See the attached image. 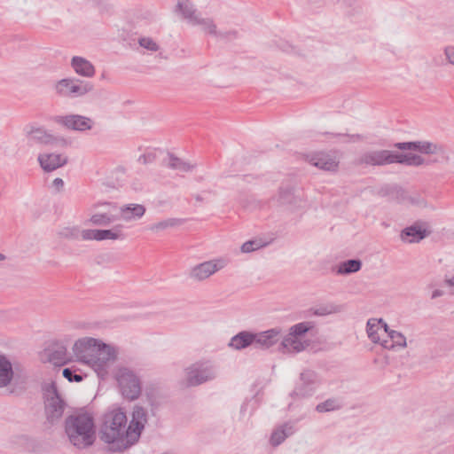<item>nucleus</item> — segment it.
I'll list each match as a JSON object with an SVG mask.
<instances>
[{
	"instance_id": "obj_1",
	"label": "nucleus",
	"mask_w": 454,
	"mask_h": 454,
	"mask_svg": "<svg viewBox=\"0 0 454 454\" xmlns=\"http://www.w3.org/2000/svg\"><path fill=\"white\" fill-rule=\"evenodd\" d=\"M147 419V411L140 405L134 406L129 424L121 408L108 411L103 417L99 439L108 445L109 451L122 452L139 441Z\"/></svg>"
},
{
	"instance_id": "obj_2",
	"label": "nucleus",
	"mask_w": 454,
	"mask_h": 454,
	"mask_svg": "<svg viewBox=\"0 0 454 454\" xmlns=\"http://www.w3.org/2000/svg\"><path fill=\"white\" fill-rule=\"evenodd\" d=\"M73 352L78 361L90 365L101 377L107 374L108 366L117 356L114 348L90 337L77 340Z\"/></svg>"
},
{
	"instance_id": "obj_3",
	"label": "nucleus",
	"mask_w": 454,
	"mask_h": 454,
	"mask_svg": "<svg viewBox=\"0 0 454 454\" xmlns=\"http://www.w3.org/2000/svg\"><path fill=\"white\" fill-rule=\"evenodd\" d=\"M65 431L70 442L78 449L91 446L96 439L94 419L89 413L69 415L65 420Z\"/></svg>"
},
{
	"instance_id": "obj_4",
	"label": "nucleus",
	"mask_w": 454,
	"mask_h": 454,
	"mask_svg": "<svg viewBox=\"0 0 454 454\" xmlns=\"http://www.w3.org/2000/svg\"><path fill=\"white\" fill-rule=\"evenodd\" d=\"M27 145L32 146H52L65 148L71 145V140L61 136H55L35 122H29L23 128Z\"/></svg>"
},
{
	"instance_id": "obj_5",
	"label": "nucleus",
	"mask_w": 454,
	"mask_h": 454,
	"mask_svg": "<svg viewBox=\"0 0 454 454\" xmlns=\"http://www.w3.org/2000/svg\"><path fill=\"white\" fill-rule=\"evenodd\" d=\"M43 391L46 420L49 424L55 425L62 419L67 403L60 396L54 383L46 386Z\"/></svg>"
},
{
	"instance_id": "obj_6",
	"label": "nucleus",
	"mask_w": 454,
	"mask_h": 454,
	"mask_svg": "<svg viewBox=\"0 0 454 454\" xmlns=\"http://www.w3.org/2000/svg\"><path fill=\"white\" fill-rule=\"evenodd\" d=\"M218 374L216 366L211 361H199L185 369L187 387H197L214 380Z\"/></svg>"
},
{
	"instance_id": "obj_7",
	"label": "nucleus",
	"mask_w": 454,
	"mask_h": 454,
	"mask_svg": "<svg viewBox=\"0 0 454 454\" xmlns=\"http://www.w3.org/2000/svg\"><path fill=\"white\" fill-rule=\"evenodd\" d=\"M394 147L402 151H417L424 154L435 155L434 162L445 163L450 160L447 148L438 143L428 141L398 142L394 145Z\"/></svg>"
},
{
	"instance_id": "obj_8",
	"label": "nucleus",
	"mask_w": 454,
	"mask_h": 454,
	"mask_svg": "<svg viewBox=\"0 0 454 454\" xmlns=\"http://www.w3.org/2000/svg\"><path fill=\"white\" fill-rule=\"evenodd\" d=\"M121 395L129 400H137L142 392V386L137 374L129 368L122 367L115 375Z\"/></svg>"
},
{
	"instance_id": "obj_9",
	"label": "nucleus",
	"mask_w": 454,
	"mask_h": 454,
	"mask_svg": "<svg viewBox=\"0 0 454 454\" xmlns=\"http://www.w3.org/2000/svg\"><path fill=\"white\" fill-rule=\"evenodd\" d=\"M58 95L66 98H81L94 90L92 82L76 78H64L58 81L54 86Z\"/></svg>"
},
{
	"instance_id": "obj_10",
	"label": "nucleus",
	"mask_w": 454,
	"mask_h": 454,
	"mask_svg": "<svg viewBox=\"0 0 454 454\" xmlns=\"http://www.w3.org/2000/svg\"><path fill=\"white\" fill-rule=\"evenodd\" d=\"M355 164L360 167H380L393 164V151L367 150L361 153L355 160Z\"/></svg>"
},
{
	"instance_id": "obj_11",
	"label": "nucleus",
	"mask_w": 454,
	"mask_h": 454,
	"mask_svg": "<svg viewBox=\"0 0 454 454\" xmlns=\"http://www.w3.org/2000/svg\"><path fill=\"white\" fill-rule=\"evenodd\" d=\"M320 385L317 373L312 370H304L301 372L298 381L292 392V396L304 398L312 395Z\"/></svg>"
},
{
	"instance_id": "obj_12",
	"label": "nucleus",
	"mask_w": 454,
	"mask_h": 454,
	"mask_svg": "<svg viewBox=\"0 0 454 454\" xmlns=\"http://www.w3.org/2000/svg\"><path fill=\"white\" fill-rule=\"evenodd\" d=\"M53 121L67 129L79 132L90 130L95 124L91 118L75 114L57 115L53 118Z\"/></svg>"
},
{
	"instance_id": "obj_13",
	"label": "nucleus",
	"mask_w": 454,
	"mask_h": 454,
	"mask_svg": "<svg viewBox=\"0 0 454 454\" xmlns=\"http://www.w3.org/2000/svg\"><path fill=\"white\" fill-rule=\"evenodd\" d=\"M226 264V261L223 258L207 261L194 266L190 275L192 278L201 281L223 269Z\"/></svg>"
},
{
	"instance_id": "obj_14",
	"label": "nucleus",
	"mask_w": 454,
	"mask_h": 454,
	"mask_svg": "<svg viewBox=\"0 0 454 454\" xmlns=\"http://www.w3.org/2000/svg\"><path fill=\"white\" fill-rule=\"evenodd\" d=\"M122 225L118 224L113 229L108 230H82V239L83 240L102 241L106 239L117 240L124 239L125 235L121 231Z\"/></svg>"
},
{
	"instance_id": "obj_15",
	"label": "nucleus",
	"mask_w": 454,
	"mask_h": 454,
	"mask_svg": "<svg viewBox=\"0 0 454 454\" xmlns=\"http://www.w3.org/2000/svg\"><path fill=\"white\" fill-rule=\"evenodd\" d=\"M308 161L323 170L335 172L339 167V161L335 156L324 152H317L307 156Z\"/></svg>"
},
{
	"instance_id": "obj_16",
	"label": "nucleus",
	"mask_w": 454,
	"mask_h": 454,
	"mask_svg": "<svg viewBox=\"0 0 454 454\" xmlns=\"http://www.w3.org/2000/svg\"><path fill=\"white\" fill-rule=\"evenodd\" d=\"M106 210L101 213L93 214L90 218V223L96 226H109L114 222L119 220L118 207L111 203H102Z\"/></svg>"
},
{
	"instance_id": "obj_17",
	"label": "nucleus",
	"mask_w": 454,
	"mask_h": 454,
	"mask_svg": "<svg viewBox=\"0 0 454 454\" xmlns=\"http://www.w3.org/2000/svg\"><path fill=\"white\" fill-rule=\"evenodd\" d=\"M14 380V371L10 359L0 354V389L5 388L8 393L14 394V387H11Z\"/></svg>"
},
{
	"instance_id": "obj_18",
	"label": "nucleus",
	"mask_w": 454,
	"mask_h": 454,
	"mask_svg": "<svg viewBox=\"0 0 454 454\" xmlns=\"http://www.w3.org/2000/svg\"><path fill=\"white\" fill-rule=\"evenodd\" d=\"M254 348L267 349L279 343L281 339V329L271 328L258 333H254Z\"/></svg>"
},
{
	"instance_id": "obj_19",
	"label": "nucleus",
	"mask_w": 454,
	"mask_h": 454,
	"mask_svg": "<svg viewBox=\"0 0 454 454\" xmlns=\"http://www.w3.org/2000/svg\"><path fill=\"white\" fill-rule=\"evenodd\" d=\"M280 340L277 349L284 354L299 353L309 346L307 341H302L300 338L291 335L290 333Z\"/></svg>"
},
{
	"instance_id": "obj_20",
	"label": "nucleus",
	"mask_w": 454,
	"mask_h": 454,
	"mask_svg": "<svg viewBox=\"0 0 454 454\" xmlns=\"http://www.w3.org/2000/svg\"><path fill=\"white\" fill-rule=\"evenodd\" d=\"M37 160L45 172H51L67 163V157L60 153H41Z\"/></svg>"
},
{
	"instance_id": "obj_21",
	"label": "nucleus",
	"mask_w": 454,
	"mask_h": 454,
	"mask_svg": "<svg viewBox=\"0 0 454 454\" xmlns=\"http://www.w3.org/2000/svg\"><path fill=\"white\" fill-rule=\"evenodd\" d=\"M388 325L380 318H370L366 323V333L373 343H380L383 340L382 335L387 334Z\"/></svg>"
},
{
	"instance_id": "obj_22",
	"label": "nucleus",
	"mask_w": 454,
	"mask_h": 454,
	"mask_svg": "<svg viewBox=\"0 0 454 454\" xmlns=\"http://www.w3.org/2000/svg\"><path fill=\"white\" fill-rule=\"evenodd\" d=\"M295 432L296 427L294 422H286L273 430L270 438V443L273 447H278Z\"/></svg>"
},
{
	"instance_id": "obj_23",
	"label": "nucleus",
	"mask_w": 454,
	"mask_h": 454,
	"mask_svg": "<svg viewBox=\"0 0 454 454\" xmlns=\"http://www.w3.org/2000/svg\"><path fill=\"white\" fill-rule=\"evenodd\" d=\"M50 362L55 365H63L71 361V355L67 352V345L62 341L53 343L49 353Z\"/></svg>"
},
{
	"instance_id": "obj_24",
	"label": "nucleus",
	"mask_w": 454,
	"mask_h": 454,
	"mask_svg": "<svg viewBox=\"0 0 454 454\" xmlns=\"http://www.w3.org/2000/svg\"><path fill=\"white\" fill-rule=\"evenodd\" d=\"M70 66L76 74L91 78L95 75L96 69L93 64L83 57L74 56L71 59Z\"/></svg>"
},
{
	"instance_id": "obj_25",
	"label": "nucleus",
	"mask_w": 454,
	"mask_h": 454,
	"mask_svg": "<svg viewBox=\"0 0 454 454\" xmlns=\"http://www.w3.org/2000/svg\"><path fill=\"white\" fill-rule=\"evenodd\" d=\"M119 220L129 222L140 219L145 213V206L141 204H128L118 207Z\"/></svg>"
},
{
	"instance_id": "obj_26",
	"label": "nucleus",
	"mask_w": 454,
	"mask_h": 454,
	"mask_svg": "<svg viewBox=\"0 0 454 454\" xmlns=\"http://www.w3.org/2000/svg\"><path fill=\"white\" fill-rule=\"evenodd\" d=\"M427 234L426 229L415 223L402 230L400 239L405 243H417L425 239Z\"/></svg>"
},
{
	"instance_id": "obj_27",
	"label": "nucleus",
	"mask_w": 454,
	"mask_h": 454,
	"mask_svg": "<svg viewBox=\"0 0 454 454\" xmlns=\"http://www.w3.org/2000/svg\"><path fill=\"white\" fill-rule=\"evenodd\" d=\"M162 164L168 168L181 173L191 172L195 168L194 164L185 161L171 153H168L167 156L162 160Z\"/></svg>"
},
{
	"instance_id": "obj_28",
	"label": "nucleus",
	"mask_w": 454,
	"mask_h": 454,
	"mask_svg": "<svg viewBox=\"0 0 454 454\" xmlns=\"http://www.w3.org/2000/svg\"><path fill=\"white\" fill-rule=\"evenodd\" d=\"M254 333L247 331L239 332L238 334L234 335L230 342L229 347L236 349L241 350L246 348L251 345L254 346Z\"/></svg>"
},
{
	"instance_id": "obj_29",
	"label": "nucleus",
	"mask_w": 454,
	"mask_h": 454,
	"mask_svg": "<svg viewBox=\"0 0 454 454\" xmlns=\"http://www.w3.org/2000/svg\"><path fill=\"white\" fill-rule=\"evenodd\" d=\"M425 159L411 153H400L393 151V163L419 167L425 164Z\"/></svg>"
},
{
	"instance_id": "obj_30",
	"label": "nucleus",
	"mask_w": 454,
	"mask_h": 454,
	"mask_svg": "<svg viewBox=\"0 0 454 454\" xmlns=\"http://www.w3.org/2000/svg\"><path fill=\"white\" fill-rule=\"evenodd\" d=\"M176 11L192 25L200 15L190 0H178Z\"/></svg>"
},
{
	"instance_id": "obj_31",
	"label": "nucleus",
	"mask_w": 454,
	"mask_h": 454,
	"mask_svg": "<svg viewBox=\"0 0 454 454\" xmlns=\"http://www.w3.org/2000/svg\"><path fill=\"white\" fill-rule=\"evenodd\" d=\"M387 336L389 340H383L381 346L387 349H392L395 347L404 348L406 347V338L404 335L397 331L390 330L387 332Z\"/></svg>"
},
{
	"instance_id": "obj_32",
	"label": "nucleus",
	"mask_w": 454,
	"mask_h": 454,
	"mask_svg": "<svg viewBox=\"0 0 454 454\" xmlns=\"http://www.w3.org/2000/svg\"><path fill=\"white\" fill-rule=\"evenodd\" d=\"M362 262L359 259H348L341 262L337 269V274L348 275L361 270Z\"/></svg>"
},
{
	"instance_id": "obj_33",
	"label": "nucleus",
	"mask_w": 454,
	"mask_h": 454,
	"mask_svg": "<svg viewBox=\"0 0 454 454\" xmlns=\"http://www.w3.org/2000/svg\"><path fill=\"white\" fill-rule=\"evenodd\" d=\"M395 193H396V200L399 202H409L412 205L416 206H425L426 202L423 198H421L419 195H409L402 188H395Z\"/></svg>"
},
{
	"instance_id": "obj_34",
	"label": "nucleus",
	"mask_w": 454,
	"mask_h": 454,
	"mask_svg": "<svg viewBox=\"0 0 454 454\" xmlns=\"http://www.w3.org/2000/svg\"><path fill=\"white\" fill-rule=\"evenodd\" d=\"M184 218H168L160 222L155 223L149 227L153 231H163L168 228L176 227L185 223Z\"/></svg>"
},
{
	"instance_id": "obj_35",
	"label": "nucleus",
	"mask_w": 454,
	"mask_h": 454,
	"mask_svg": "<svg viewBox=\"0 0 454 454\" xmlns=\"http://www.w3.org/2000/svg\"><path fill=\"white\" fill-rule=\"evenodd\" d=\"M342 407V403L339 398L333 397L329 398L322 403H319L316 406V411L317 412H329L340 410Z\"/></svg>"
},
{
	"instance_id": "obj_36",
	"label": "nucleus",
	"mask_w": 454,
	"mask_h": 454,
	"mask_svg": "<svg viewBox=\"0 0 454 454\" xmlns=\"http://www.w3.org/2000/svg\"><path fill=\"white\" fill-rule=\"evenodd\" d=\"M82 231L78 226H67L61 228L58 231V235L62 239L76 240L80 237L82 238Z\"/></svg>"
},
{
	"instance_id": "obj_37",
	"label": "nucleus",
	"mask_w": 454,
	"mask_h": 454,
	"mask_svg": "<svg viewBox=\"0 0 454 454\" xmlns=\"http://www.w3.org/2000/svg\"><path fill=\"white\" fill-rule=\"evenodd\" d=\"M313 326H314L313 322H310V321L301 322V323H298V324L291 326L289 329V333H291V335H294L301 339L310 329H312Z\"/></svg>"
},
{
	"instance_id": "obj_38",
	"label": "nucleus",
	"mask_w": 454,
	"mask_h": 454,
	"mask_svg": "<svg viewBox=\"0 0 454 454\" xmlns=\"http://www.w3.org/2000/svg\"><path fill=\"white\" fill-rule=\"evenodd\" d=\"M197 25H200L202 27V29L209 34V35H217V30H216V26L215 24L214 23L213 20L212 19H209V18H202V17H199L196 21L193 23V26H197Z\"/></svg>"
},
{
	"instance_id": "obj_39",
	"label": "nucleus",
	"mask_w": 454,
	"mask_h": 454,
	"mask_svg": "<svg viewBox=\"0 0 454 454\" xmlns=\"http://www.w3.org/2000/svg\"><path fill=\"white\" fill-rule=\"evenodd\" d=\"M343 307L333 303L325 304L313 310V314L316 316H327L333 313H339L342 311Z\"/></svg>"
},
{
	"instance_id": "obj_40",
	"label": "nucleus",
	"mask_w": 454,
	"mask_h": 454,
	"mask_svg": "<svg viewBox=\"0 0 454 454\" xmlns=\"http://www.w3.org/2000/svg\"><path fill=\"white\" fill-rule=\"evenodd\" d=\"M266 245H267V243H265L261 239H251V240L245 242L241 246L240 250L242 253H251V252L256 251V250L265 247Z\"/></svg>"
},
{
	"instance_id": "obj_41",
	"label": "nucleus",
	"mask_w": 454,
	"mask_h": 454,
	"mask_svg": "<svg viewBox=\"0 0 454 454\" xmlns=\"http://www.w3.org/2000/svg\"><path fill=\"white\" fill-rule=\"evenodd\" d=\"M138 44L150 51H157L160 49L158 43L151 37L143 36L138 38Z\"/></svg>"
},
{
	"instance_id": "obj_42",
	"label": "nucleus",
	"mask_w": 454,
	"mask_h": 454,
	"mask_svg": "<svg viewBox=\"0 0 454 454\" xmlns=\"http://www.w3.org/2000/svg\"><path fill=\"white\" fill-rule=\"evenodd\" d=\"M62 374L70 382H81L83 380V376L77 374L73 368H65Z\"/></svg>"
},
{
	"instance_id": "obj_43",
	"label": "nucleus",
	"mask_w": 454,
	"mask_h": 454,
	"mask_svg": "<svg viewBox=\"0 0 454 454\" xmlns=\"http://www.w3.org/2000/svg\"><path fill=\"white\" fill-rule=\"evenodd\" d=\"M334 137L343 138V142H357L362 141L364 139V136L360 134H353V135H348V134H341V133H336V134H331Z\"/></svg>"
},
{
	"instance_id": "obj_44",
	"label": "nucleus",
	"mask_w": 454,
	"mask_h": 454,
	"mask_svg": "<svg viewBox=\"0 0 454 454\" xmlns=\"http://www.w3.org/2000/svg\"><path fill=\"white\" fill-rule=\"evenodd\" d=\"M156 153L153 151L147 152L142 155H140L137 159L138 162L142 164H149L155 160Z\"/></svg>"
},
{
	"instance_id": "obj_45",
	"label": "nucleus",
	"mask_w": 454,
	"mask_h": 454,
	"mask_svg": "<svg viewBox=\"0 0 454 454\" xmlns=\"http://www.w3.org/2000/svg\"><path fill=\"white\" fill-rule=\"evenodd\" d=\"M293 198V193L291 190H280L279 192V202L281 204L290 203Z\"/></svg>"
},
{
	"instance_id": "obj_46",
	"label": "nucleus",
	"mask_w": 454,
	"mask_h": 454,
	"mask_svg": "<svg viewBox=\"0 0 454 454\" xmlns=\"http://www.w3.org/2000/svg\"><path fill=\"white\" fill-rule=\"evenodd\" d=\"M444 54L447 62L454 66V46L445 47Z\"/></svg>"
},
{
	"instance_id": "obj_47",
	"label": "nucleus",
	"mask_w": 454,
	"mask_h": 454,
	"mask_svg": "<svg viewBox=\"0 0 454 454\" xmlns=\"http://www.w3.org/2000/svg\"><path fill=\"white\" fill-rule=\"evenodd\" d=\"M53 185L59 191L64 186V181L61 178L57 177L53 180Z\"/></svg>"
},
{
	"instance_id": "obj_48",
	"label": "nucleus",
	"mask_w": 454,
	"mask_h": 454,
	"mask_svg": "<svg viewBox=\"0 0 454 454\" xmlns=\"http://www.w3.org/2000/svg\"><path fill=\"white\" fill-rule=\"evenodd\" d=\"M444 294V292L442 290H440V289H436L434 291H433L432 294H431V299H436L438 297H441Z\"/></svg>"
},
{
	"instance_id": "obj_49",
	"label": "nucleus",
	"mask_w": 454,
	"mask_h": 454,
	"mask_svg": "<svg viewBox=\"0 0 454 454\" xmlns=\"http://www.w3.org/2000/svg\"><path fill=\"white\" fill-rule=\"evenodd\" d=\"M445 283L449 286H453L454 287V277L450 278H446L445 279Z\"/></svg>"
},
{
	"instance_id": "obj_50",
	"label": "nucleus",
	"mask_w": 454,
	"mask_h": 454,
	"mask_svg": "<svg viewBox=\"0 0 454 454\" xmlns=\"http://www.w3.org/2000/svg\"><path fill=\"white\" fill-rule=\"evenodd\" d=\"M247 403H243L241 407H240V412L241 413H244L247 410Z\"/></svg>"
},
{
	"instance_id": "obj_51",
	"label": "nucleus",
	"mask_w": 454,
	"mask_h": 454,
	"mask_svg": "<svg viewBox=\"0 0 454 454\" xmlns=\"http://www.w3.org/2000/svg\"><path fill=\"white\" fill-rule=\"evenodd\" d=\"M194 198L197 201H203V198L200 194L195 195Z\"/></svg>"
},
{
	"instance_id": "obj_52",
	"label": "nucleus",
	"mask_w": 454,
	"mask_h": 454,
	"mask_svg": "<svg viewBox=\"0 0 454 454\" xmlns=\"http://www.w3.org/2000/svg\"><path fill=\"white\" fill-rule=\"evenodd\" d=\"M6 259V256L4 254L0 253V261H4Z\"/></svg>"
},
{
	"instance_id": "obj_53",
	"label": "nucleus",
	"mask_w": 454,
	"mask_h": 454,
	"mask_svg": "<svg viewBox=\"0 0 454 454\" xmlns=\"http://www.w3.org/2000/svg\"><path fill=\"white\" fill-rule=\"evenodd\" d=\"M289 48H291V45L286 44V47H285V48H283V51H289V50H288Z\"/></svg>"
},
{
	"instance_id": "obj_54",
	"label": "nucleus",
	"mask_w": 454,
	"mask_h": 454,
	"mask_svg": "<svg viewBox=\"0 0 454 454\" xmlns=\"http://www.w3.org/2000/svg\"><path fill=\"white\" fill-rule=\"evenodd\" d=\"M435 64L436 65H442V63H440V62H437L436 60H434Z\"/></svg>"
}]
</instances>
